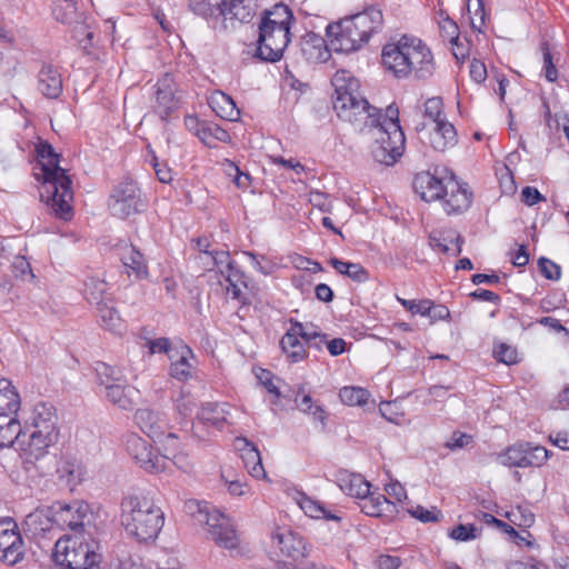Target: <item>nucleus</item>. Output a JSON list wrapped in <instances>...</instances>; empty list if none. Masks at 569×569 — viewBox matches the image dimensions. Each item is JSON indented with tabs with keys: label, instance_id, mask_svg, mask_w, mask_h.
Instances as JSON below:
<instances>
[{
	"label": "nucleus",
	"instance_id": "12",
	"mask_svg": "<svg viewBox=\"0 0 569 569\" xmlns=\"http://www.w3.org/2000/svg\"><path fill=\"white\" fill-rule=\"evenodd\" d=\"M200 523L207 526L210 538L226 549H234L239 545V537L230 519L220 511L212 509V513H201Z\"/></svg>",
	"mask_w": 569,
	"mask_h": 569
},
{
	"label": "nucleus",
	"instance_id": "5",
	"mask_svg": "<svg viewBox=\"0 0 569 569\" xmlns=\"http://www.w3.org/2000/svg\"><path fill=\"white\" fill-rule=\"evenodd\" d=\"M296 24L293 10L288 4L279 2L264 9L259 22L258 57L267 62L279 61L291 42Z\"/></svg>",
	"mask_w": 569,
	"mask_h": 569
},
{
	"label": "nucleus",
	"instance_id": "60",
	"mask_svg": "<svg viewBox=\"0 0 569 569\" xmlns=\"http://www.w3.org/2000/svg\"><path fill=\"white\" fill-rule=\"evenodd\" d=\"M541 274L548 280H559L561 277L560 267L548 258L541 257L538 260Z\"/></svg>",
	"mask_w": 569,
	"mask_h": 569
},
{
	"label": "nucleus",
	"instance_id": "8",
	"mask_svg": "<svg viewBox=\"0 0 569 569\" xmlns=\"http://www.w3.org/2000/svg\"><path fill=\"white\" fill-rule=\"evenodd\" d=\"M177 93L178 87L170 73H164L152 86L150 107L162 121H168L180 108L181 99Z\"/></svg>",
	"mask_w": 569,
	"mask_h": 569
},
{
	"label": "nucleus",
	"instance_id": "4",
	"mask_svg": "<svg viewBox=\"0 0 569 569\" xmlns=\"http://www.w3.org/2000/svg\"><path fill=\"white\" fill-rule=\"evenodd\" d=\"M120 523L130 539L149 545L158 538L164 525V513L150 497L130 493L121 499Z\"/></svg>",
	"mask_w": 569,
	"mask_h": 569
},
{
	"label": "nucleus",
	"instance_id": "33",
	"mask_svg": "<svg viewBox=\"0 0 569 569\" xmlns=\"http://www.w3.org/2000/svg\"><path fill=\"white\" fill-rule=\"evenodd\" d=\"M430 144L436 151L443 152L458 142L457 131L448 120L435 124L430 133Z\"/></svg>",
	"mask_w": 569,
	"mask_h": 569
},
{
	"label": "nucleus",
	"instance_id": "58",
	"mask_svg": "<svg viewBox=\"0 0 569 569\" xmlns=\"http://www.w3.org/2000/svg\"><path fill=\"white\" fill-rule=\"evenodd\" d=\"M473 442V437L461 431H453L451 438L445 443V447L451 451L463 449Z\"/></svg>",
	"mask_w": 569,
	"mask_h": 569
},
{
	"label": "nucleus",
	"instance_id": "31",
	"mask_svg": "<svg viewBox=\"0 0 569 569\" xmlns=\"http://www.w3.org/2000/svg\"><path fill=\"white\" fill-rule=\"evenodd\" d=\"M26 557V545L21 533L0 539V562L14 566Z\"/></svg>",
	"mask_w": 569,
	"mask_h": 569
},
{
	"label": "nucleus",
	"instance_id": "56",
	"mask_svg": "<svg viewBox=\"0 0 569 569\" xmlns=\"http://www.w3.org/2000/svg\"><path fill=\"white\" fill-rule=\"evenodd\" d=\"M439 28L441 37L449 43H455V41L460 40L458 26L448 16L443 17L439 22Z\"/></svg>",
	"mask_w": 569,
	"mask_h": 569
},
{
	"label": "nucleus",
	"instance_id": "13",
	"mask_svg": "<svg viewBox=\"0 0 569 569\" xmlns=\"http://www.w3.org/2000/svg\"><path fill=\"white\" fill-rule=\"evenodd\" d=\"M403 43L407 44L411 74L417 79L430 78L435 72L436 63L429 47L421 39L407 34L403 36Z\"/></svg>",
	"mask_w": 569,
	"mask_h": 569
},
{
	"label": "nucleus",
	"instance_id": "59",
	"mask_svg": "<svg viewBox=\"0 0 569 569\" xmlns=\"http://www.w3.org/2000/svg\"><path fill=\"white\" fill-rule=\"evenodd\" d=\"M327 338L328 336L320 330H312V333H307L302 330V340L306 346L318 351H321L325 346L327 347Z\"/></svg>",
	"mask_w": 569,
	"mask_h": 569
},
{
	"label": "nucleus",
	"instance_id": "9",
	"mask_svg": "<svg viewBox=\"0 0 569 569\" xmlns=\"http://www.w3.org/2000/svg\"><path fill=\"white\" fill-rule=\"evenodd\" d=\"M141 202V192L131 179L120 181L112 190L109 200V208L113 216L127 218L139 212Z\"/></svg>",
	"mask_w": 569,
	"mask_h": 569
},
{
	"label": "nucleus",
	"instance_id": "11",
	"mask_svg": "<svg viewBox=\"0 0 569 569\" xmlns=\"http://www.w3.org/2000/svg\"><path fill=\"white\" fill-rule=\"evenodd\" d=\"M327 36L329 37L332 50L337 52H353L367 43L349 17L337 23L329 24L327 27Z\"/></svg>",
	"mask_w": 569,
	"mask_h": 569
},
{
	"label": "nucleus",
	"instance_id": "57",
	"mask_svg": "<svg viewBox=\"0 0 569 569\" xmlns=\"http://www.w3.org/2000/svg\"><path fill=\"white\" fill-rule=\"evenodd\" d=\"M471 8H475V17L470 18L471 27L475 30L481 31L485 26V7L482 0H468V12L471 13Z\"/></svg>",
	"mask_w": 569,
	"mask_h": 569
},
{
	"label": "nucleus",
	"instance_id": "14",
	"mask_svg": "<svg viewBox=\"0 0 569 569\" xmlns=\"http://www.w3.org/2000/svg\"><path fill=\"white\" fill-rule=\"evenodd\" d=\"M472 191L468 183L460 182L456 176L450 172L447 177L446 193L440 199L442 209L448 216H459L466 212L472 203Z\"/></svg>",
	"mask_w": 569,
	"mask_h": 569
},
{
	"label": "nucleus",
	"instance_id": "24",
	"mask_svg": "<svg viewBox=\"0 0 569 569\" xmlns=\"http://www.w3.org/2000/svg\"><path fill=\"white\" fill-rule=\"evenodd\" d=\"M273 543L277 545L281 553L293 561L306 558L309 553L308 546L302 536L297 532L287 531L276 533L272 537Z\"/></svg>",
	"mask_w": 569,
	"mask_h": 569
},
{
	"label": "nucleus",
	"instance_id": "26",
	"mask_svg": "<svg viewBox=\"0 0 569 569\" xmlns=\"http://www.w3.org/2000/svg\"><path fill=\"white\" fill-rule=\"evenodd\" d=\"M53 521L54 517H51L49 510L37 508L24 517L21 529L27 536L36 539L49 532Z\"/></svg>",
	"mask_w": 569,
	"mask_h": 569
},
{
	"label": "nucleus",
	"instance_id": "36",
	"mask_svg": "<svg viewBox=\"0 0 569 569\" xmlns=\"http://www.w3.org/2000/svg\"><path fill=\"white\" fill-rule=\"evenodd\" d=\"M21 406L20 396L12 385L6 378L0 379V412L18 413Z\"/></svg>",
	"mask_w": 569,
	"mask_h": 569
},
{
	"label": "nucleus",
	"instance_id": "15",
	"mask_svg": "<svg viewBox=\"0 0 569 569\" xmlns=\"http://www.w3.org/2000/svg\"><path fill=\"white\" fill-rule=\"evenodd\" d=\"M450 172L447 170H435V172L422 171L416 174L413 179V189L417 194L426 202L440 200L446 193L447 177Z\"/></svg>",
	"mask_w": 569,
	"mask_h": 569
},
{
	"label": "nucleus",
	"instance_id": "35",
	"mask_svg": "<svg viewBox=\"0 0 569 569\" xmlns=\"http://www.w3.org/2000/svg\"><path fill=\"white\" fill-rule=\"evenodd\" d=\"M340 489L350 497L361 499L370 493V483L360 475L346 473L339 478Z\"/></svg>",
	"mask_w": 569,
	"mask_h": 569
},
{
	"label": "nucleus",
	"instance_id": "52",
	"mask_svg": "<svg viewBox=\"0 0 569 569\" xmlns=\"http://www.w3.org/2000/svg\"><path fill=\"white\" fill-rule=\"evenodd\" d=\"M540 51L542 53V72L548 82H556L558 79V69L556 68L552 59V54L550 51V44L548 41H542L540 43Z\"/></svg>",
	"mask_w": 569,
	"mask_h": 569
},
{
	"label": "nucleus",
	"instance_id": "62",
	"mask_svg": "<svg viewBox=\"0 0 569 569\" xmlns=\"http://www.w3.org/2000/svg\"><path fill=\"white\" fill-rule=\"evenodd\" d=\"M150 353H166L170 358V353L176 349V345H172L168 338L149 339L146 342Z\"/></svg>",
	"mask_w": 569,
	"mask_h": 569
},
{
	"label": "nucleus",
	"instance_id": "25",
	"mask_svg": "<svg viewBox=\"0 0 569 569\" xmlns=\"http://www.w3.org/2000/svg\"><path fill=\"white\" fill-rule=\"evenodd\" d=\"M161 441L163 445V453H161V457L166 458V470L169 463H172L181 471L189 472L192 469V462L188 453L181 450L178 436L169 432Z\"/></svg>",
	"mask_w": 569,
	"mask_h": 569
},
{
	"label": "nucleus",
	"instance_id": "53",
	"mask_svg": "<svg viewBox=\"0 0 569 569\" xmlns=\"http://www.w3.org/2000/svg\"><path fill=\"white\" fill-rule=\"evenodd\" d=\"M448 242L456 243L457 248H456L455 256H458L461 253L463 238L460 234H457V236L451 234V236H447V237H442V238L435 237V236L430 237V244L443 253H447L449 251Z\"/></svg>",
	"mask_w": 569,
	"mask_h": 569
},
{
	"label": "nucleus",
	"instance_id": "1",
	"mask_svg": "<svg viewBox=\"0 0 569 569\" xmlns=\"http://www.w3.org/2000/svg\"><path fill=\"white\" fill-rule=\"evenodd\" d=\"M332 86L333 109L337 116L359 132L377 129L379 146L373 150L375 159L387 166L393 164L402 156L406 143L398 108L389 106L382 116L380 110L370 106L360 94L358 79L347 70H338L333 74Z\"/></svg>",
	"mask_w": 569,
	"mask_h": 569
},
{
	"label": "nucleus",
	"instance_id": "38",
	"mask_svg": "<svg viewBox=\"0 0 569 569\" xmlns=\"http://www.w3.org/2000/svg\"><path fill=\"white\" fill-rule=\"evenodd\" d=\"M224 406L208 402L203 405L198 412V421L203 425H210L217 429H222L227 422Z\"/></svg>",
	"mask_w": 569,
	"mask_h": 569
},
{
	"label": "nucleus",
	"instance_id": "16",
	"mask_svg": "<svg viewBox=\"0 0 569 569\" xmlns=\"http://www.w3.org/2000/svg\"><path fill=\"white\" fill-rule=\"evenodd\" d=\"M408 56L407 44L403 43V36H401L397 41L387 43L382 48V64L396 78L407 79L411 74Z\"/></svg>",
	"mask_w": 569,
	"mask_h": 569
},
{
	"label": "nucleus",
	"instance_id": "34",
	"mask_svg": "<svg viewBox=\"0 0 569 569\" xmlns=\"http://www.w3.org/2000/svg\"><path fill=\"white\" fill-rule=\"evenodd\" d=\"M210 107L218 117L228 121H237L240 118V110L232 98L222 91H217L210 99Z\"/></svg>",
	"mask_w": 569,
	"mask_h": 569
},
{
	"label": "nucleus",
	"instance_id": "23",
	"mask_svg": "<svg viewBox=\"0 0 569 569\" xmlns=\"http://www.w3.org/2000/svg\"><path fill=\"white\" fill-rule=\"evenodd\" d=\"M134 420L140 429L150 438L163 440L167 436L164 429L167 419L164 413L149 408L138 409L134 413Z\"/></svg>",
	"mask_w": 569,
	"mask_h": 569
},
{
	"label": "nucleus",
	"instance_id": "47",
	"mask_svg": "<svg viewBox=\"0 0 569 569\" xmlns=\"http://www.w3.org/2000/svg\"><path fill=\"white\" fill-rule=\"evenodd\" d=\"M23 430L19 420L4 427L0 425V448L11 447L16 442L21 448V442L26 441L21 439V437L26 436Z\"/></svg>",
	"mask_w": 569,
	"mask_h": 569
},
{
	"label": "nucleus",
	"instance_id": "22",
	"mask_svg": "<svg viewBox=\"0 0 569 569\" xmlns=\"http://www.w3.org/2000/svg\"><path fill=\"white\" fill-rule=\"evenodd\" d=\"M349 18L367 42L383 28L382 10L376 6L368 7Z\"/></svg>",
	"mask_w": 569,
	"mask_h": 569
},
{
	"label": "nucleus",
	"instance_id": "21",
	"mask_svg": "<svg viewBox=\"0 0 569 569\" xmlns=\"http://www.w3.org/2000/svg\"><path fill=\"white\" fill-rule=\"evenodd\" d=\"M234 448L240 453L244 468L251 477L264 479L267 477L262 465L260 451L247 438L238 437L234 439Z\"/></svg>",
	"mask_w": 569,
	"mask_h": 569
},
{
	"label": "nucleus",
	"instance_id": "39",
	"mask_svg": "<svg viewBox=\"0 0 569 569\" xmlns=\"http://www.w3.org/2000/svg\"><path fill=\"white\" fill-rule=\"evenodd\" d=\"M108 283L98 277H88L84 282V298L97 306L110 300Z\"/></svg>",
	"mask_w": 569,
	"mask_h": 569
},
{
	"label": "nucleus",
	"instance_id": "54",
	"mask_svg": "<svg viewBox=\"0 0 569 569\" xmlns=\"http://www.w3.org/2000/svg\"><path fill=\"white\" fill-rule=\"evenodd\" d=\"M210 262H207L206 264L209 267L211 264L212 267H218L219 271L221 269L224 270V272H228L230 269V266H237L230 258V253L227 250H216L212 249L210 251V256L208 258Z\"/></svg>",
	"mask_w": 569,
	"mask_h": 569
},
{
	"label": "nucleus",
	"instance_id": "40",
	"mask_svg": "<svg viewBox=\"0 0 569 569\" xmlns=\"http://www.w3.org/2000/svg\"><path fill=\"white\" fill-rule=\"evenodd\" d=\"M295 402L300 411L310 415L313 420L325 423L327 419L326 410L321 406L315 405L310 395L305 393L303 385L299 386L296 392Z\"/></svg>",
	"mask_w": 569,
	"mask_h": 569
},
{
	"label": "nucleus",
	"instance_id": "41",
	"mask_svg": "<svg viewBox=\"0 0 569 569\" xmlns=\"http://www.w3.org/2000/svg\"><path fill=\"white\" fill-rule=\"evenodd\" d=\"M59 478L70 488L82 481L83 470L81 465L73 459H62L57 468Z\"/></svg>",
	"mask_w": 569,
	"mask_h": 569
},
{
	"label": "nucleus",
	"instance_id": "61",
	"mask_svg": "<svg viewBox=\"0 0 569 569\" xmlns=\"http://www.w3.org/2000/svg\"><path fill=\"white\" fill-rule=\"evenodd\" d=\"M495 357L498 361L505 363V365H515L518 362V352L515 348L501 343L495 349Z\"/></svg>",
	"mask_w": 569,
	"mask_h": 569
},
{
	"label": "nucleus",
	"instance_id": "64",
	"mask_svg": "<svg viewBox=\"0 0 569 569\" xmlns=\"http://www.w3.org/2000/svg\"><path fill=\"white\" fill-rule=\"evenodd\" d=\"M194 408L196 401L189 395L181 393L180 397L176 400V409L178 413L183 418L189 417Z\"/></svg>",
	"mask_w": 569,
	"mask_h": 569
},
{
	"label": "nucleus",
	"instance_id": "18",
	"mask_svg": "<svg viewBox=\"0 0 569 569\" xmlns=\"http://www.w3.org/2000/svg\"><path fill=\"white\" fill-rule=\"evenodd\" d=\"M170 376L179 381H187L192 378L194 369V356L187 345L176 343V349L170 353Z\"/></svg>",
	"mask_w": 569,
	"mask_h": 569
},
{
	"label": "nucleus",
	"instance_id": "46",
	"mask_svg": "<svg viewBox=\"0 0 569 569\" xmlns=\"http://www.w3.org/2000/svg\"><path fill=\"white\" fill-rule=\"evenodd\" d=\"M526 446L523 441L516 442L509 447H507L502 452L497 456V460L500 465L505 467H518L523 468L525 459L523 453Z\"/></svg>",
	"mask_w": 569,
	"mask_h": 569
},
{
	"label": "nucleus",
	"instance_id": "17",
	"mask_svg": "<svg viewBox=\"0 0 569 569\" xmlns=\"http://www.w3.org/2000/svg\"><path fill=\"white\" fill-rule=\"evenodd\" d=\"M54 521L61 527L79 532L90 521L89 506L83 501L58 503L54 511Z\"/></svg>",
	"mask_w": 569,
	"mask_h": 569
},
{
	"label": "nucleus",
	"instance_id": "7",
	"mask_svg": "<svg viewBox=\"0 0 569 569\" xmlns=\"http://www.w3.org/2000/svg\"><path fill=\"white\" fill-rule=\"evenodd\" d=\"M93 370L97 382L103 388L102 392L109 402L122 410H131L134 407L138 390L127 382L120 368L98 361Z\"/></svg>",
	"mask_w": 569,
	"mask_h": 569
},
{
	"label": "nucleus",
	"instance_id": "6",
	"mask_svg": "<svg viewBox=\"0 0 569 569\" xmlns=\"http://www.w3.org/2000/svg\"><path fill=\"white\" fill-rule=\"evenodd\" d=\"M94 540L83 536H63L57 540L53 549V560L62 569H92L102 559Z\"/></svg>",
	"mask_w": 569,
	"mask_h": 569
},
{
	"label": "nucleus",
	"instance_id": "51",
	"mask_svg": "<svg viewBox=\"0 0 569 569\" xmlns=\"http://www.w3.org/2000/svg\"><path fill=\"white\" fill-rule=\"evenodd\" d=\"M423 107L425 117L428 118L433 124L447 120L443 113V102L440 97H432L427 99Z\"/></svg>",
	"mask_w": 569,
	"mask_h": 569
},
{
	"label": "nucleus",
	"instance_id": "27",
	"mask_svg": "<svg viewBox=\"0 0 569 569\" xmlns=\"http://www.w3.org/2000/svg\"><path fill=\"white\" fill-rule=\"evenodd\" d=\"M220 276L219 282L224 287L227 296L244 305L243 289L247 288V282L243 271L238 266H230L228 272L221 269Z\"/></svg>",
	"mask_w": 569,
	"mask_h": 569
},
{
	"label": "nucleus",
	"instance_id": "48",
	"mask_svg": "<svg viewBox=\"0 0 569 569\" xmlns=\"http://www.w3.org/2000/svg\"><path fill=\"white\" fill-rule=\"evenodd\" d=\"M370 393L361 387H343L339 391L340 400L348 406L363 407L369 400Z\"/></svg>",
	"mask_w": 569,
	"mask_h": 569
},
{
	"label": "nucleus",
	"instance_id": "20",
	"mask_svg": "<svg viewBox=\"0 0 569 569\" xmlns=\"http://www.w3.org/2000/svg\"><path fill=\"white\" fill-rule=\"evenodd\" d=\"M74 2H66V6H56L52 10L53 18L63 23V24H74L73 32L74 37L79 38L80 36H84L88 43L91 42L93 38V32L89 30V27L86 24V18L82 13H78Z\"/></svg>",
	"mask_w": 569,
	"mask_h": 569
},
{
	"label": "nucleus",
	"instance_id": "43",
	"mask_svg": "<svg viewBox=\"0 0 569 569\" xmlns=\"http://www.w3.org/2000/svg\"><path fill=\"white\" fill-rule=\"evenodd\" d=\"M198 138L208 147H216L217 142H229V132L212 122H203V126L198 131Z\"/></svg>",
	"mask_w": 569,
	"mask_h": 569
},
{
	"label": "nucleus",
	"instance_id": "50",
	"mask_svg": "<svg viewBox=\"0 0 569 569\" xmlns=\"http://www.w3.org/2000/svg\"><path fill=\"white\" fill-rule=\"evenodd\" d=\"M523 445L526 446L523 453V468L528 467H535L539 468L545 465V447L540 445H533L531 442L523 441Z\"/></svg>",
	"mask_w": 569,
	"mask_h": 569
},
{
	"label": "nucleus",
	"instance_id": "2",
	"mask_svg": "<svg viewBox=\"0 0 569 569\" xmlns=\"http://www.w3.org/2000/svg\"><path fill=\"white\" fill-rule=\"evenodd\" d=\"M36 151L38 161L33 170L36 179L41 182L40 199L58 218L68 221L73 214L72 181L66 170L59 166L60 156L49 142H39Z\"/></svg>",
	"mask_w": 569,
	"mask_h": 569
},
{
	"label": "nucleus",
	"instance_id": "55",
	"mask_svg": "<svg viewBox=\"0 0 569 569\" xmlns=\"http://www.w3.org/2000/svg\"><path fill=\"white\" fill-rule=\"evenodd\" d=\"M409 513L420 520L421 522H437L442 518L441 511L436 507L426 509L422 506H417L409 510Z\"/></svg>",
	"mask_w": 569,
	"mask_h": 569
},
{
	"label": "nucleus",
	"instance_id": "28",
	"mask_svg": "<svg viewBox=\"0 0 569 569\" xmlns=\"http://www.w3.org/2000/svg\"><path fill=\"white\" fill-rule=\"evenodd\" d=\"M300 50L310 63L325 62L329 57L325 39L315 32H308L301 38Z\"/></svg>",
	"mask_w": 569,
	"mask_h": 569
},
{
	"label": "nucleus",
	"instance_id": "37",
	"mask_svg": "<svg viewBox=\"0 0 569 569\" xmlns=\"http://www.w3.org/2000/svg\"><path fill=\"white\" fill-rule=\"evenodd\" d=\"M189 8L198 16L203 17L207 20H211L213 28H217L216 23L220 19L223 10L221 9L224 0H188Z\"/></svg>",
	"mask_w": 569,
	"mask_h": 569
},
{
	"label": "nucleus",
	"instance_id": "49",
	"mask_svg": "<svg viewBox=\"0 0 569 569\" xmlns=\"http://www.w3.org/2000/svg\"><path fill=\"white\" fill-rule=\"evenodd\" d=\"M299 506L305 511V513L311 518L340 520L338 516L327 512L322 505H320L318 501L312 500L306 495L301 496L299 500Z\"/></svg>",
	"mask_w": 569,
	"mask_h": 569
},
{
	"label": "nucleus",
	"instance_id": "32",
	"mask_svg": "<svg viewBox=\"0 0 569 569\" xmlns=\"http://www.w3.org/2000/svg\"><path fill=\"white\" fill-rule=\"evenodd\" d=\"M256 7L254 0H224L221 7L223 13L220 18L223 19V22L228 19L249 22L254 16Z\"/></svg>",
	"mask_w": 569,
	"mask_h": 569
},
{
	"label": "nucleus",
	"instance_id": "10",
	"mask_svg": "<svg viewBox=\"0 0 569 569\" xmlns=\"http://www.w3.org/2000/svg\"><path fill=\"white\" fill-rule=\"evenodd\" d=\"M126 448L131 459L149 473L166 471V458L144 439L130 435L126 440Z\"/></svg>",
	"mask_w": 569,
	"mask_h": 569
},
{
	"label": "nucleus",
	"instance_id": "30",
	"mask_svg": "<svg viewBox=\"0 0 569 569\" xmlns=\"http://www.w3.org/2000/svg\"><path fill=\"white\" fill-rule=\"evenodd\" d=\"M359 507L361 511L370 517L391 518L397 511V507L386 496L367 495L360 499Z\"/></svg>",
	"mask_w": 569,
	"mask_h": 569
},
{
	"label": "nucleus",
	"instance_id": "3",
	"mask_svg": "<svg viewBox=\"0 0 569 569\" xmlns=\"http://www.w3.org/2000/svg\"><path fill=\"white\" fill-rule=\"evenodd\" d=\"M23 429L28 440L21 442L22 468L27 473H36L40 471L38 462L59 438L58 415L53 405L44 401L36 403L24 420Z\"/></svg>",
	"mask_w": 569,
	"mask_h": 569
},
{
	"label": "nucleus",
	"instance_id": "44",
	"mask_svg": "<svg viewBox=\"0 0 569 569\" xmlns=\"http://www.w3.org/2000/svg\"><path fill=\"white\" fill-rule=\"evenodd\" d=\"M121 260L127 268L134 272L137 278H144L148 276L144 257L133 246H129L123 249Z\"/></svg>",
	"mask_w": 569,
	"mask_h": 569
},
{
	"label": "nucleus",
	"instance_id": "63",
	"mask_svg": "<svg viewBox=\"0 0 569 569\" xmlns=\"http://www.w3.org/2000/svg\"><path fill=\"white\" fill-rule=\"evenodd\" d=\"M477 528L473 525H459L455 527L450 537L459 541H468L476 538Z\"/></svg>",
	"mask_w": 569,
	"mask_h": 569
},
{
	"label": "nucleus",
	"instance_id": "42",
	"mask_svg": "<svg viewBox=\"0 0 569 569\" xmlns=\"http://www.w3.org/2000/svg\"><path fill=\"white\" fill-rule=\"evenodd\" d=\"M329 263L340 274L347 276L353 281L366 282L369 279V273L360 263L348 262L336 257L331 258Z\"/></svg>",
	"mask_w": 569,
	"mask_h": 569
},
{
	"label": "nucleus",
	"instance_id": "19",
	"mask_svg": "<svg viewBox=\"0 0 569 569\" xmlns=\"http://www.w3.org/2000/svg\"><path fill=\"white\" fill-rule=\"evenodd\" d=\"M290 322L291 327L282 337L280 346L288 361L297 363L307 358V346L303 340H299V338L302 339V323L296 320Z\"/></svg>",
	"mask_w": 569,
	"mask_h": 569
},
{
	"label": "nucleus",
	"instance_id": "45",
	"mask_svg": "<svg viewBox=\"0 0 569 569\" xmlns=\"http://www.w3.org/2000/svg\"><path fill=\"white\" fill-rule=\"evenodd\" d=\"M97 311L101 326H103L107 330L117 332L121 329V317L118 310L114 308L111 299L97 306Z\"/></svg>",
	"mask_w": 569,
	"mask_h": 569
},
{
	"label": "nucleus",
	"instance_id": "29",
	"mask_svg": "<svg viewBox=\"0 0 569 569\" xmlns=\"http://www.w3.org/2000/svg\"><path fill=\"white\" fill-rule=\"evenodd\" d=\"M38 90L48 99H57L62 92V79L51 64H44L38 73Z\"/></svg>",
	"mask_w": 569,
	"mask_h": 569
}]
</instances>
